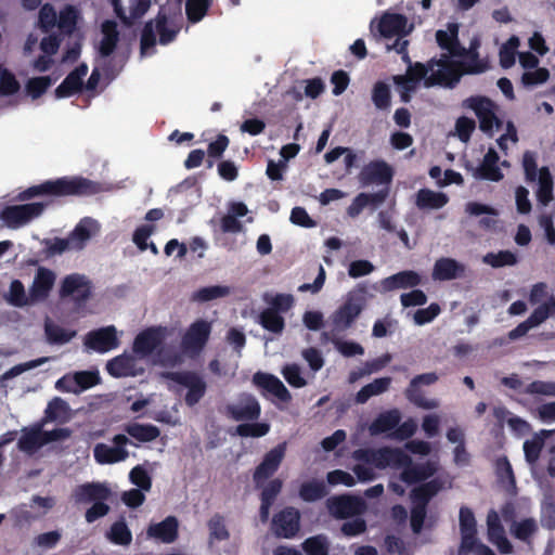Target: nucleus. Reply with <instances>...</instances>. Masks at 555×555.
Returning <instances> with one entry per match:
<instances>
[{
  "label": "nucleus",
  "instance_id": "nucleus-1",
  "mask_svg": "<svg viewBox=\"0 0 555 555\" xmlns=\"http://www.w3.org/2000/svg\"><path fill=\"white\" fill-rule=\"evenodd\" d=\"M459 25L448 24L437 30L436 40L443 53L437 60L428 63V66L416 63L411 66L405 76L395 78L397 91L403 101H409L421 82L425 87L443 86L452 87L459 82L463 75L480 74L487 70L488 63L477 53L478 41L473 40L469 48L461 47L459 42Z\"/></svg>",
  "mask_w": 555,
  "mask_h": 555
},
{
  "label": "nucleus",
  "instance_id": "nucleus-2",
  "mask_svg": "<svg viewBox=\"0 0 555 555\" xmlns=\"http://www.w3.org/2000/svg\"><path fill=\"white\" fill-rule=\"evenodd\" d=\"M405 449L415 456V461L400 449L357 450L352 454L354 461L353 474L343 469L331 470L326 475V483L330 487L344 486L351 488L357 482L373 480L376 477L375 469L390 467L400 469V480L411 485L427 479L437 472L439 461L433 454L430 443L423 440H412L405 444Z\"/></svg>",
  "mask_w": 555,
  "mask_h": 555
},
{
  "label": "nucleus",
  "instance_id": "nucleus-3",
  "mask_svg": "<svg viewBox=\"0 0 555 555\" xmlns=\"http://www.w3.org/2000/svg\"><path fill=\"white\" fill-rule=\"evenodd\" d=\"M181 29L179 9L162 8L157 16L146 24L141 38V55L154 53L156 42L168 44L173 41Z\"/></svg>",
  "mask_w": 555,
  "mask_h": 555
},
{
  "label": "nucleus",
  "instance_id": "nucleus-4",
  "mask_svg": "<svg viewBox=\"0 0 555 555\" xmlns=\"http://www.w3.org/2000/svg\"><path fill=\"white\" fill-rule=\"evenodd\" d=\"M380 37L385 40L387 50L403 53L406 47L404 37L412 30L408 20L395 13L384 14L376 24Z\"/></svg>",
  "mask_w": 555,
  "mask_h": 555
},
{
  "label": "nucleus",
  "instance_id": "nucleus-5",
  "mask_svg": "<svg viewBox=\"0 0 555 555\" xmlns=\"http://www.w3.org/2000/svg\"><path fill=\"white\" fill-rule=\"evenodd\" d=\"M39 20L42 28L57 27L64 34H73L79 28L82 16L73 5H66L56 12L51 5L46 4L40 10Z\"/></svg>",
  "mask_w": 555,
  "mask_h": 555
},
{
  "label": "nucleus",
  "instance_id": "nucleus-6",
  "mask_svg": "<svg viewBox=\"0 0 555 555\" xmlns=\"http://www.w3.org/2000/svg\"><path fill=\"white\" fill-rule=\"evenodd\" d=\"M89 72L87 64H80L74 70H72L64 81L56 88L55 94L59 99L69 98L77 93L78 91H85L90 94H93L100 82V72L94 69L89 76L86 83H83V78L87 76Z\"/></svg>",
  "mask_w": 555,
  "mask_h": 555
},
{
  "label": "nucleus",
  "instance_id": "nucleus-7",
  "mask_svg": "<svg viewBox=\"0 0 555 555\" xmlns=\"http://www.w3.org/2000/svg\"><path fill=\"white\" fill-rule=\"evenodd\" d=\"M461 545L460 555H494V553L476 537V519L468 508L460 511Z\"/></svg>",
  "mask_w": 555,
  "mask_h": 555
},
{
  "label": "nucleus",
  "instance_id": "nucleus-8",
  "mask_svg": "<svg viewBox=\"0 0 555 555\" xmlns=\"http://www.w3.org/2000/svg\"><path fill=\"white\" fill-rule=\"evenodd\" d=\"M95 186L82 178H63L37 185V197L51 195H83L95 192Z\"/></svg>",
  "mask_w": 555,
  "mask_h": 555
},
{
  "label": "nucleus",
  "instance_id": "nucleus-9",
  "mask_svg": "<svg viewBox=\"0 0 555 555\" xmlns=\"http://www.w3.org/2000/svg\"><path fill=\"white\" fill-rule=\"evenodd\" d=\"M122 331L115 325L103 326L90 331L83 337V346L91 351L106 353L120 346Z\"/></svg>",
  "mask_w": 555,
  "mask_h": 555
},
{
  "label": "nucleus",
  "instance_id": "nucleus-10",
  "mask_svg": "<svg viewBox=\"0 0 555 555\" xmlns=\"http://www.w3.org/2000/svg\"><path fill=\"white\" fill-rule=\"evenodd\" d=\"M463 105L476 114L481 131L493 134V132L499 129L500 120L496 116L498 107L490 99L473 96L466 99Z\"/></svg>",
  "mask_w": 555,
  "mask_h": 555
},
{
  "label": "nucleus",
  "instance_id": "nucleus-11",
  "mask_svg": "<svg viewBox=\"0 0 555 555\" xmlns=\"http://www.w3.org/2000/svg\"><path fill=\"white\" fill-rule=\"evenodd\" d=\"M164 377L168 378L170 383L168 387L172 390H179L178 386L186 389L185 403L188 405L196 404L204 396L206 384L204 380L194 373H168Z\"/></svg>",
  "mask_w": 555,
  "mask_h": 555
},
{
  "label": "nucleus",
  "instance_id": "nucleus-12",
  "mask_svg": "<svg viewBox=\"0 0 555 555\" xmlns=\"http://www.w3.org/2000/svg\"><path fill=\"white\" fill-rule=\"evenodd\" d=\"M365 305V295L356 291L348 295L346 302L333 314L332 322L335 331L350 327Z\"/></svg>",
  "mask_w": 555,
  "mask_h": 555
},
{
  "label": "nucleus",
  "instance_id": "nucleus-13",
  "mask_svg": "<svg viewBox=\"0 0 555 555\" xmlns=\"http://www.w3.org/2000/svg\"><path fill=\"white\" fill-rule=\"evenodd\" d=\"M145 360L135 353L124 352L106 363V371L113 377H135L145 372Z\"/></svg>",
  "mask_w": 555,
  "mask_h": 555
},
{
  "label": "nucleus",
  "instance_id": "nucleus-14",
  "mask_svg": "<svg viewBox=\"0 0 555 555\" xmlns=\"http://www.w3.org/2000/svg\"><path fill=\"white\" fill-rule=\"evenodd\" d=\"M169 335L165 326H151L137 334L132 343V351L143 360L149 357Z\"/></svg>",
  "mask_w": 555,
  "mask_h": 555
},
{
  "label": "nucleus",
  "instance_id": "nucleus-15",
  "mask_svg": "<svg viewBox=\"0 0 555 555\" xmlns=\"http://www.w3.org/2000/svg\"><path fill=\"white\" fill-rule=\"evenodd\" d=\"M99 383V371H78L64 375L55 383V387L60 391L80 393Z\"/></svg>",
  "mask_w": 555,
  "mask_h": 555
},
{
  "label": "nucleus",
  "instance_id": "nucleus-16",
  "mask_svg": "<svg viewBox=\"0 0 555 555\" xmlns=\"http://www.w3.org/2000/svg\"><path fill=\"white\" fill-rule=\"evenodd\" d=\"M60 294L78 304L85 302L91 297L92 284L86 275L72 273L62 281Z\"/></svg>",
  "mask_w": 555,
  "mask_h": 555
},
{
  "label": "nucleus",
  "instance_id": "nucleus-17",
  "mask_svg": "<svg viewBox=\"0 0 555 555\" xmlns=\"http://www.w3.org/2000/svg\"><path fill=\"white\" fill-rule=\"evenodd\" d=\"M100 232L101 224L98 220L90 217L82 218L68 235L72 250H82Z\"/></svg>",
  "mask_w": 555,
  "mask_h": 555
},
{
  "label": "nucleus",
  "instance_id": "nucleus-18",
  "mask_svg": "<svg viewBox=\"0 0 555 555\" xmlns=\"http://www.w3.org/2000/svg\"><path fill=\"white\" fill-rule=\"evenodd\" d=\"M211 331V323L206 320H196L185 332L182 340L186 353L199 352L208 340Z\"/></svg>",
  "mask_w": 555,
  "mask_h": 555
},
{
  "label": "nucleus",
  "instance_id": "nucleus-19",
  "mask_svg": "<svg viewBox=\"0 0 555 555\" xmlns=\"http://www.w3.org/2000/svg\"><path fill=\"white\" fill-rule=\"evenodd\" d=\"M326 505L330 514L336 518L353 517L366 509V504L361 499L347 495L331 498Z\"/></svg>",
  "mask_w": 555,
  "mask_h": 555
},
{
  "label": "nucleus",
  "instance_id": "nucleus-20",
  "mask_svg": "<svg viewBox=\"0 0 555 555\" xmlns=\"http://www.w3.org/2000/svg\"><path fill=\"white\" fill-rule=\"evenodd\" d=\"M438 490L439 488L437 487L436 482H429L413 490L412 495L415 506L411 515V526L414 532H420L422 529L425 518V502L435 493H437Z\"/></svg>",
  "mask_w": 555,
  "mask_h": 555
},
{
  "label": "nucleus",
  "instance_id": "nucleus-21",
  "mask_svg": "<svg viewBox=\"0 0 555 555\" xmlns=\"http://www.w3.org/2000/svg\"><path fill=\"white\" fill-rule=\"evenodd\" d=\"M128 442V439L124 435H117L114 438V444H98L94 448V457L100 464H113L121 462L127 459L128 452L124 446Z\"/></svg>",
  "mask_w": 555,
  "mask_h": 555
},
{
  "label": "nucleus",
  "instance_id": "nucleus-22",
  "mask_svg": "<svg viewBox=\"0 0 555 555\" xmlns=\"http://www.w3.org/2000/svg\"><path fill=\"white\" fill-rule=\"evenodd\" d=\"M285 452L286 444L281 443L266 454L263 461L254 474V480L258 487H262L266 479L278 469L284 459Z\"/></svg>",
  "mask_w": 555,
  "mask_h": 555
},
{
  "label": "nucleus",
  "instance_id": "nucleus-23",
  "mask_svg": "<svg viewBox=\"0 0 555 555\" xmlns=\"http://www.w3.org/2000/svg\"><path fill=\"white\" fill-rule=\"evenodd\" d=\"M35 217V203L5 206L0 212V219L9 228H18Z\"/></svg>",
  "mask_w": 555,
  "mask_h": 555
},
{
  "label": "nucleus",
  "instance_id": "nucleus-24",
  "mask_svg": "<svg viewBox=\"0 0 555 555\" xmlns=\"http://www.w3.org/2000/svg\"><path fill=\"white\" fill-rule=\"evenodd\" d=\"M178 528L177 518L169 516L162 521L150 524L146 535L155 542L172 543L178 537Z\"/></svg>",
  "mask_w": 555,
  "mask_h": 555
},
{
  "label": "nucleus",
  "instance_id": "nucleus-25",
  "mask_svg": "<svg viewBox=\"0 0 555 555\" xmlns=\"http://www.w3.org/2000/svg\"><path fill=\"white\" fill-rule=\"evenodd\" d=\"M393 168L383 160L370 163L361 172L360 179L363 184H388L392 180Z\"/></svg>",
  "mask_w": 555,
  "mask_h": 555
},
{
  "label": "nucleus",
  "instance_id": "nucleus-26",
  "mask_svg": "<svg viewBox=\"0 0 555 555\" xmlns=\"http://www.w3.org/2000/svg\"><path fill=\"white\" fill-rule=\"evenodd\" d=\"M438 379L435 373H425L416 376L412 382L410 388L406 390L408 398L415 403L417 406L433 410L439 406V402L436 399L425 398L424 396L416 392V388L420 385H431Z\"/></svg>",
  "mask_w": 555,
  "mask_h": 555
},
{
  "label": "nucleus",
  "instance_id": "nucleus-27",
  "mask_svg": "<svg viewBox=\"0 0 555 555\" xmlns=\"http://www.w3.org/2000/svg\"><path fill=\"white\" fill-rule=\"evenodd\" d=\"M555 314V298L551 297L545 304L539 306L524 323L518 325L512 333V337L525 335L529 330L538 326L548 317Z\"/></svg>",
  "mask_w": 555,
  "mask_h": 555
},
{
  "label": "nucleus",
  "instance_id": "nucleus-28",
  "mask_svg": "<svg viewBox=\"0 0 555 555\" xmlns=\"http://www.w3.org/2000/svg\"><path fill=\"white\" fill-rule=\"evenodd\" d=\"M273 531L283 538H292L299 530V513L294 508H286L273 518Z\"/></svg>",
  "mask_w": 555,
  "mask_h": 555
},
{
  "label": "nucleus",
  "instance_id": "nucleus-29",
  "mask_svg": "<svg viewBox=\"0 0 555 555\" xmlns=\"http://www.w3.org/2000/svg\"><path fill=\"white\" fill-rule=\"evenodd\" d=\"M254 384L274 396L278 400L288 402L291 393L284 384L275 376L266 373H257L254 375Z\"/></svg>",
  "mask_w": 555,
  "mask_h": 555
},
{
  "label": "nucleus",
  "instance_id": "nucleus-30",
  "mask_svg": "<svg viewBox=\"0 0 555 555\" xmlns=\"http://www.w3.org/2000/svg\"><path fill=\"white\" fill-rule=\"evenodd\" d=\"M116 13L124 21L131 22L146 13L151 0H112Z\"/></svg>",
  "mask_w": 555,
  "mask_h": 555
},
{
  "label": "nucleus",
  "instance_id": "nucleus-31",
  "mask_svg": "<svg viewBox=\"0 0 555 555\" xmlns=\"http://www.w3.org/2000/svg\"><path fill=\"white\" fill-rule=\"evenodd\" d=\"M109 496V490L104 485L88 483L77 487L73 493L76 503H90L105 501Z\"/></svg>",
  "mask_w": 555,
  "mask_h": 555
},
{
  "label": "nucleus",
  "instance_id": "nucleus-32",
  "mask_svg": "<svg viewBox=\"0 0 555 555\" xmlns=\"http://www.w3.org/2000/svg\"><path fill=\"white\" fill-rule=\"evenodd\" d=\"M488 538L499 548L501 553H511L512 544L504 535V530L500 524L496 512L491 511L487 517Z\"/></svg>",
  "mask_w": 555,
  "mask_h": 555
},
{
  "label": "nucleus",
  "instance_id": "nucleus-33",
  "mask_svg": "<svg viewBox=\"0 0 555 555\" xmlns=\"http://www.w3.org/2000/svg\"><path fill=\"white\" fill-rule=\"evenodd\" d=\"M552 430H541L532 436V438L524 442V453L526 461L533 466L540 456V452L543 448L544 440L546 437L552 435ZM532 475L540 481L534 467L531 468Z\"/></svg>",
  "mask_w": 555,
  "mask_h": 555
},
{
  "label": "nucleus",
  "instance_id": "nucleus-34",
  "mask_svg": "<svg viewBox=\"0 0 555 555\" xmlns=\"http://www.w3.org/2000/svg\"><path fill=\"white\" fill-rule=\"evenodd\" d=\"M449 197L443 192L422 189L416 194V206L423 210H438L444 207Z\"/></svg>",
  "mask_w": 555,
  "mask_h": 555
},
{
  "label": "nucleus",
  "instance_id": "nucleus-35",
  "mask_svg": "<svg viewBox=\"0 0 555 555\" xmlns=\"http://www.w3.org/2000/svg\"><path fill=\"white\" fill-rule=\"evenodd\" d=\"M422 281L421 275L415 271H402L382 281L384 291L398 288H408L418 285Z\"/></svg>",
  "mask_w": 555,
  "mask_h": 555
},
{
  "label": "nucleus",
  "instance_id": "nucleus-36",
  "mask_svg": "<svg viewBox=\"0 0 555 555\" xmlns=\"http://www.w3.org/2000/svg\"><path fill=\"white\" fill-rule=\"evenodd\" d=\"M30 299L35 298V281L28 288V295L25 292L24 284L20 280H13L10 284L5 300L14 307H25Z\"/></svg>",
  "mask_w": 555,
  "mask_h": 555
},
{
  "label": "nucleus",
  "instance_id": "nucleus-37",
  "mask_svg": "<svg viewBox=\"0 0 555 555\" xmlns=\"http://www.w3.org/2000/svg\"><path fill=\"white\" fill-rule=\"evenodd\" d=\"M118 41V31L116 24L111 21H106L102 24L100 39L98 41V50L102 56L109 55Z\"/></svg>",
  "mask_w": 555,
  "mask_h": 555
},
{
  "label": "nucleus",
  "instance_id": "nucleus-38",
  "mask_svg": "<svg viewBox=\"0 0 555 555\" xmlns=\"http://www.w3.org/2000/svg\"><path fill=\"white\" fill-rule=\"evenodd\" d=\"M463 272V267L451 258L438 259L433 269V279L438 281L452 280Z\"/></svg>",
  "mask_w": 555,
  "mask_h": 555
},
{
  "label": "nucleus",
  "instance_id": "nucleus-39",
  "mask_svg": "<svg viewBox=\"0 0 555 555\" xmlns=\"http://www.w3.org/2000/svg\"><path fill=\"white\" fill-rule=\"evenodd\" d=\"M231 413L236 420H254L260 414V405L253 397H243L238 402L233 404Z\"/></svg>",
  "mask_w": 555,
  "mask_h": 555
},
{
  "label": "nucleus",
  "instance_id": "nucleus-40",
  "mask_svg": "<svg viewBox=\"0 0 555 555\" xmlns=\"http://www.w3.org/2000/svg\"><path fill=\"white\" fill-rule=\"evenodd\" d=\"M535 180L538 181V189L535 191L538 202L546 206L553 199V180L548 169L545 167L540 168Z\"/></svg>",
  "mask_w": 555,
  "mask_h": 555
},
{
  "label": "nucleus",
  "instance_id": "nucleus-41",
  "mask_svg": "<svg viewBox=\"0 0 555 555\" xmlns=\"http://www.w3.org/2000/svg\"><path fill=\"white\" fill-rule=\"evenodd\" d=\"M44 335L50 344L64 345L76 336V331L63 328L52 320H47L44 323Z\"/></svg>",
  "mask_w": 555,
  "mask_h": 555
},
{
  "label": "nucleus",
  "instance_id": "nucleus-42",
  "mask_svg": "<svg viewBox=\"0 0 555 555\" xmlns=\"http://www.w3.org/2000/svg\"><path fill=\"white\" fill-rule=\"evenodd\" d=\"M60 47V39L56 36H48L41 40L40 50L43 53L37 59V70H46L53 62V55L56 54Z\"/></svg>",
  "mask_w": 555,
  "mask_h": 555
},
{
  "label": "nucleus",
  "instance_id": "nucleus-43",
  "mask_svg": "<svg viewBox=\"0 0 555 555\" xmlns=\"http://www.w3.org/2000/svg\"><path fill=\"white\" fill-rule=\"evenodd\" d=\"M496 162L498 155L492 149H490L488 153L485 155L482 164L477 170L476 176L491 181L501 180L503 175L501 173L499 167L496 166Z\"/></svg>",
  "mask_w": 555,
  "mask_h": 555
},
{
  "label": "nucleus",
  "instance_id": "nucleus-44",
  "mask_svg": "<svg viewBox=\"0 0 555 555\" xmlns=\"http://www.w3.org/2000/svg\"><path fill=\"white\" fill-rule=\"evenodd\" d=\"M74 413L69 405L60 398L51 400L46 410V416L50 421L65 423L73 417Z\"/></svg>",
  "mask_w": 555,
  "mask_h": 555
},
{
  "label": "nucleus",
  "instance_id": "nucleus-45",
  "mask_svg": "<svg viewBox=\"0 0 555 555\" xmlns=\"http://www.w3.org/2000/svg\"><path fill=\"white\" fill-rule=\"evenodd\" d=\"M281 488H282V481L279 479H273V480L269 481L263 487L262 493H261V506H260V516L263 521L268 520L271 504H272L274 498L281 491Z\"/></svg>",
  "mask_w": 555,
  "mask_h": 555
},
{
  "label": "nucleus",
  "instance_id": "nucleus-46",
  "mask_svg": "<svg viewBox=\"0 0 555 555\" xmlns=\"http://www.w3.org/2000/svg\"><path fill=\"white\" fill-rule=\"evenodd\" d=\"M400 413L397 410L380 414L370 426L372 435L387 433L395 428L400 422Z\"/></svg>",
  "mask_w": 555,
  "mask_h": 555
},
{
  "label": "nucleus",
  "instance_id": "nucleus-47",
  "mask_svg": "<svg viewBox=\"0 0 555 555\" xmlns=\"http://www.w3.org/2000/svg\"><path fill=\"white\" fill-rule=\"evenodd\" d=\"M231 294V287L228 285H209L197 289L193 294V299L198 302H205L224 298Z\"/></svg>",
  "mask_w": 555,
  "mask_h": 555
},
{
  "label": "nucleus",
  "instance_id": "nucleus-48",
  "mask_svg": "<svg viewBox=\"0 0 555 555\" xmlns=\"http://www.w3.org/2000/svg\"><path fill=\"white\" fill-rule=\"evenodd\" d=\"M387 196V192H379L377 194H359L351 205L348 207V214L351 217L358 216L364 207L372 203H382Z\"/></svg>",
  "mask_w": 555,
  "mask_h": 555
},
{
  "label": "nucleus",
  "instance_id": "nucleus-49",
  "mask_svg": "<svg viewBox=\"0 0 555 555\" xmlns=\"http://www.w3.org/2000/svg\"><path fill=\"white\" fill-rule=\"evenodd\" d=\"M41 254L46 257H53L56 255H61L66 250H72L68 238L61 237H48L41 241Z\"/></svg>",
  "mask_w": 555,
  "mask_h": 555
},
{
  "label": "nucleus",
  "instance_id": "nucleus-50",
  "mask_svg": "<svg viewBox=\"0 0 555 555\" xmlns=\"http://www.w3.org/2000/svg\"><path fill=\"white\" fill-rule=\"evenodd\" d=\"M390 385V378L383 377L377 378L371 384L364 386L357 395V401L359 403H364L373 396H377L388 389Z\"/></svg>",
  "mask_w": 555,
  "mask_h": 555
},
{
  "label": "nucleus",
  "instance_id": "nucleus-51",
  "mask_svg": "<svg viewBox=\"0 0 555 555\" xmlns=\"http://www.w3.org/2000/svg\"><path fill=\"white\" fill-rule=\"evenodd\" d=\"M327 493L323 481L311 480L305 482L300 488V498L307 502L322 499Z\"/></svg>",
  "mask_w": 555,
  "mask_h": 555
},
{
  "label": "nucleus",
  "instance_id": "nucleus-52",
  "mask_svg": "<svg viewBox=\"0 0 555 555\" xmlns=\"http://www.w3.org/2000/svg\"><path fill=\"white\" fill-rule=\"evenodd\" d=\"M55 283V273L49 269H37V300L46 297L53 288Z\"/></svg>",
  "mask_w": 555,
  "mask_h": 555
},
{
  "label": "nucleus",
  "instance_id": "nucleus-53",
  "mask_svg": "<svg viewBox=\"0 0 555 555\" xmlns=\"http://www.w3.org/2000/svg\"><path fill=\"white\" fill-rule=\"evenodd\" d=\"M260 324L267 331L281 333L284 328V320L275 310L268 308L260 314Z\"/></svg>",
  "mask_w": 555,
  "mask_h": 555
},
{
  "label": "nucleus",
  "instance_id": "nucleus-54",
  "mask_svg": "<svg viewBox=\"0 0 555 555\" xmlns=\"http://www.w3.org/2000/svg\"><path fill=\"white\" fill-rule=\"evenodd\" d=\"M210 5L209 0H186L185 12L189 22L198 23L204 18Z\"/></svg>",
  "mask_w": 555,
  "mask_h": 555
},
{
  "label": "nucleus",
  "instance_id": "nucleus-55",
  "mask_svg": "<svg viewBox=\"0 0 555 555\" xmlns=\"http://www.w3.org/2000/svg\"><path fill=\"white\" fill-rule=\"evenodd\" d=\"M520 40L518 37H511L500 50V63L503 67L508 68L514 65L517 49Z\"/></svg>",
  "mask_w": 555,
  "mask_h": 555
},
{
  "label": "nucleus",
  "instance_id": "nucleus-56",
  "mask_svg": "<svg viewBox=\"0 0 555 555\" xmlns=\"http://www.w3.org/2000/svg\"><path fill=\"white\" fill-rule=\"evenodd\" d=\"M128 434L139 441L147 442L159 436V430L153 425L134 424L127 428Z\"/></svg>",
  "mask_w": 555,
  "mask_h": 555
},
{
  "label": "nucleus",
  "instance_id": "nucleus-57",
  "mask_svg": "<svg viewBox=\"0 0 555 555\" xmlns=\"http://www.w3.org/2000/svg\"><path fill=\"white\" fill-rule=\"evenodd\" d=\"M483 261L494 268L513 266L517 262V257L509 250H501L498 253H490L483 257Z\"/></svg>",
  "mask_w": 555,
  "mask_h": 555
},
{
  "label": "nucleus",
  "instance_id": "nucleus-58",
  "mask_svg": "<svg viewBox=\"0 0 555 555\" xmlns=\"http://www.w3.org/2000/svg\"><path fill=\"white\" fill-rule=\"evenodd\" d=\"M209 544L214 545L218 542L224 541L229 538V532L223 519L215 516L209 520Z\"/></svg>",
  "mask_w": 555,
  "mask_h": 555
},
{
  "label": "nucleus",
  "instance_id": "nucleus-59",
  "mask_svg": "<svg viewBox=\"0 0 555 555\" xmlns=\"http://www.w3.org/2000/svg\"><path fill=\"white\" fill-rule=\"evenodd\" d=\"M537 528L533 519H521L512 525L511 532L515 538L527 541L535 533Z\"/></svg>",
  "mask_w": 555,
  "mask_h": 555
},
{
  "label": "nucleus",
  "instance_id": "nucleus-60",
  "mask_svg": "<svg viewBox=\"0 0 555 555\" xmlns=\"http://www.w3.org/2000/svg\"><path fill=\"white\" fill-rule=\"evenodd\" d=\"M146 414L157 422L171 426L180 424V417L176 406H172L170 410H157L156 406H153L151 410L146 411Z\"/></svg>",
  "mask_w": 555,
  "mask_h": 555
},
{
  "label": "nucleus",
  "instance_id": "nucleus-61",
  "mask_svg": "<svg viewBox=\"0 0 555 555\" xmlns=\"http://www.w3.org/2000/svg\"><path fill=\"white\" fill-rule=\"evenodd\" d=\"M108 539L115 543L120 545H128L132 540V534L128 529L127 525L122 521H118L111 527L108 532Z\"/></svg>",
  "mask_w": 555,
  "mask_h": 555
},
{
  "label": "nucleus",
  "instance_id": "nucleus-62",
  "mask_svg": "<svg viewBox=\"0 0 555 555\" xmlns=\"http://www.w3.org/2000/svg\"><path fill=\"white\" fill-rule=\"evenodd\" d=\"M304 550L308 555H327L328 543L323 535L312 537L304 542Z\"/></svg>",
  "mask_w": 555,
  "mask_h": 555
},
{
  "label": "nucleus",
  "instance_id": "nucleus-63",
  "mask_svg": "<svg viewBox=\"0 0 555 555\" xmlns=\"http://www.w3.org/2000/svg\"><path fill=\"white\" fill-rule=\"evenodd\" d=\"M550 78L548 69L544 67H534L528 72H524L521 76V81L526 86H537L544 83Z\"/></svg>",
  "mask_w": 555,
  "mask_h": 555
},
{
  "label": "nucleus",
  "instance_id": "nucleus-64",
  "mask_svg": "<svg viewBox=\"0 0 555 555\" xmlns=\"http://www.w3.org/2000/svg\"><path fill=\"white\" fill-rule=\"evenodd\" d=\"M526 392L530 395L555 397V382L534 380L527 386Z\"/></svg>",
  "mask_w": 555,
  "mask_h": 555
}]
</instances>
